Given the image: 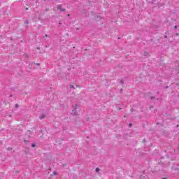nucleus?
<instances>
[{
    "label": "nucleus",
    "mask_w": 179,
    "mask_h": 179,
    "mask_svg": "<svg viewBox=\"0 0 179 179\" xmlns=\"http://www.w3.org/2000/svg\"><path fill=\"white\" fill-rule=\"evenodd\" d=\"M57 9L61 12H65V8H62V6L61 4L57 5Z\"/></svg>",
    "instance_id": "obj_1"
},
{
    "label": "nucleus",
    "mask_w": 179,
    "mask_h": 179,
    "mask_svg": "<svg viewBox=\"0 0 179 179\" xmlns=\"http://www.w3.org/2000/svg\"><path fill=\"white\" fill-rule=\"evenodd\" d=\"M78 105H76V108L75 109H73V110H72V112H71V115H76V107H78Z\"/></svg>",
    "instance_id": "obj_2"
},
{
    "label": "nucleus",
    "mask_w": 179,
    "mask_h": 179,
    "mask_svg": "<svg viewBox=\"0 0 179 179\" xmlns=\"http://www.w3.org/2000/svg\"><path fill=\"white\" fill-rule=\"evenodd\" d=\"M45 118V114L43 113L40 117L39 120H44Z\"/></svg>",
    "instance_id": "obj_3"
},
{
    "label": "nucleus",
    "mask_w": 179,
    "mask_h": 179,
    "mask_svg": "<svg viewBox=\"0 0 179 179\" xmlns=\"http://www.w3.org/2000/svg\"><path fill=\"white\" fill-rule=\"evenodd\" d=\"M83 13L85 15V16H89V13L86 11V10H84L83 11Z\"/></svg>",
    "instance_id": "obj_4"
},
{
    "label": "nucleus",
    "mask_w": 179,
    "mask_h": 179,
    "mask_svg": "<svg viewBox=\"0 0 179 179\" xmlns=\"http://www.w3.org/2000/svg\"><path fill=\"white\" fill-rule=\"evenodd\" d=\"M95 171L96 173H99V171H100V168H96Z\"/></svg>",
    "instance_id": "obj_5"
},
{
    "label": "nucleus",
    "mask_w": 179,
    "mask_h": 179,
    "mask_svg": "<svg viewBox=\"0 0 179 179\" xmlns=\"http://www.w3.org/2000/svg\"><path fill=\"white\" fill-rule=\"evenodd\" d=\"M24 24H29L30 23V22H29V20H26L24 21Z\"/></svg>",
    "instance_id": "obj_6"
},
{
    "label": "nucleus",
    "mask_w": 179,
    "mask_h": 179,
    "mask_svg": "<svg viewBox=\"0 0 179 179\" xmlns=\"http://www.w3.org/2000/svg\"><path fill=\"white\" fill-rule=\"evenodd\" d=\"M69 87H70V89H75V87L73 85H70Z\"/></svg>",
    "instance_id": "obj_7"
},
{
    "label": "nucleus",
    "mask_w": 179,
    "mask_h": 179,
    "mask_svg": "<svg viewBox=\"0 0 179 179\" xmlns=\"http://www.w3.org/2000/svg\"><path fill=\"white\" fill-rule=\"evenodd\" d=\"M148 52H144V57H148Z\"/></svg>",
    "instance_id": "obj_8"
},
{
    "label": "nucleus",
    "mask_w": 179,
    "mask_h": 179,
    "mask_svg": "<svg viewBox=\"0 0 179 179\" xmlns=\"http://www.w3.org/2000/svg\"><path fill=\"white\" fill-rule=\"evenodd\" d=\"M31 148H36V144L33 143L31 145Z\"/></svg>",
    "instance_id": "obj_9"
},
{
    "label": "nucleus",
    "mask_w": 179,
    "mask_h": 179,
    "mask_svg": "<svg viewBox=\"0 0 179 179\" xmlns=\"http://www.w3.org/2000/svg\"><path fill=\"white\" fill-rule=\"evenodd\" d=\"M121 85H124V80H121L120 81Z\"/></svg>",
    "instance_id": "obj_10"
},
{
    "label": "nucleus",
    "mask_w": 179,
    "mask_h": 179,
    "mask_svg": "<svg viewBox=\"0 0 179 179\" xmlns=\"http://www.w3.org/2000/svg\"><path fill=\"white\" fill-rule=\"evenodd\" d=\"M130 111H131V113H134V111H135V110H134V108H131Z\"/></svg>",
    "instance_id": "obj_11"
},
{
    "label": "nucleus",
    "mask_w": 179,
    "mask_h": 179,
    "mask_svg": "<svg viewBox=\"0 0 179 179\" xmlns=\"http://www.w3.org/2000/svg\"><path fill=\"white\" fill-rule=\"evenodd\" d=\"M129 128H131L132 127V123H129Z\"/></svg>",
    "instance_id": "obj_12"
},
{
    "label": "nucleus",
    "mask_w": 179,
    "mask_h": 179,
    "mask_svg": "<svg viewBox=\"0 0 179 179\" xmlns=\"http://www.w3.org/2000/svg\"><path fill=\"white\" fill-rule=\"evenodd\" d=\"M150 99H151V100H155V96H152L150 97Z\"/></svg>",
    "instance_id": "obj_13"
},
{
    "label": "nucleus",
    "mask_w": 179,
    "mask_h": 179,
    "mask_svg": "<svg viewBox=\"0 0 179 179\" xmlns=\"http://www.w3.org/2000/svg\"><path fill=\"white\" fill-rule=\"evenodd\" d=\"M19 108V105L18 104H15V108Z\"/></svg>",
    "instance_id": "obj_14"
},
{
    "label": "nucleus",
    "mask_w": 179,
    "mask_h": 179,
    "mask_svg": "<svg viewBox=\"0 0 179 179\" xmlns=\"http://www.w3.org/2000/svg\"><path fill=\"white\" fill-rule=\"evenodd\" d=\"M145 142H146V139L145 138L143 139V143H145Z\"/></svg>",
    "instance_id": "obj_15"
},
{
    "label": "nucleus",
    "mask_w": 179,
    "mask_h": 179,
    "mask_svg": "<svg viewBox=\"0 0 179 179\" xmlns=\"http://www.w3.org/2000/svg\"><path fill=\"white\" fill-rule=\"evenodd\" d=\"M45 37H48V35L45 34V36H43V38H45Z\"/></svg>",
    "instance_id": "obj_16"
},
{
    "label": "nucleus",
    "mask_w": 179,
    "mask_h": 179,
    "mask_svg": "<svg viewBox=\"0 0 179 179\" xmlns=\"http://www.w3.org/2000/svg\"><path fill=\"white\" fill-rule=\"evenodd\" d=\"M53 174L55 176L57 175V172H54Z\"/></svg>",
    "instance_id": "obj_17"
},
{
    "label": "nucleus",
    "mask_w": 179,
    "mask_h": 179,
    "mask_svg": "<svg viewBox=\"0 0 179 179\" xmlns=\"http://www.w3.org/2000/svg\"><path fill=\"white\" fill-rule=\"evenodd\" d=\"M164 38H167V35H164Z\"/></svg>",
    "instance_id": "obj_18"
},
{
    "label": "nucleus",
    "mask_w": 179,
    "mask_h": 179,
    "mask_svg": "<svg viewBox=\"0 0 179 179\" xmlns=\"http://www.w3.org/2000/svg\"><path fill=\"white\" fill-rule=\"evenodd\" d=\"M165 89H169V86H166V87H165Z\"/></svg>",
    "instance_id": "obj_19"
},
{
    "label": "nucleus",
    "mask_w": 179,
    "mask_h": 179,
    "mask_svg": "<svg viewBox=\"0 0 179 179\" xmlns=\"http://www.w3.org/2000/svg\"><path fill=\"white\" fill-rule=\"evenodd\" d=\"M177 27H178L177 25H176V26L174 27V29H177Z\"/></svg>",
    "instance_id": "obj_20"
},
{
    "label": "nucleus",
    "mask_w": 179,
    "mask_h": 179,
    "mask_svg": "<svg viewBox=\"0 0 179 179\" xmlns=\"http://www.w3.org/2000/svg\"><path fill=\"white\" fill-rule=\"evenodd\" d=\"M67 16H68V17H69V16H71V15H70V14H68Z\"/></svg>",
    "instance_id": "obj_21"
},
{
    "label": "nucleus",
    "mask_w": 179,
    "mask_h": 179,
    "mask_svg": "<svg viewBox=\"0 0 179 179\" xmlns=\"http://www.w3.org/2000/svg\"><path fill=\"white\" fill-rule=\"evenodd\" d=\"M162 179H167L166 178H162Z\"/></svg>",
    "instance_id": "obj_22"
},
{
    "label": "nucleus",
    "mask_w": 179,
    "mask_h": 179,
    "mask_svg": "<svg viewBox=\"0 0 179 179\" xmlns=\"http://www.w3.org/2000/svg\"><path fill=\"white\" fill-rule=\"evenodd\" d=\"M120 92H122V89H120Z\"/></svg>",
    "instance_id": "obj_23"
},
{
    "label": "nucleus",
    "mask_w": 179,
    "mask_h": 179,
    "mask_svg": "<svg viewBox=\"0 0 179 179\" xmlns=\"http://www.w3.org/2000/svg\"><path fill=\"white\" fill-rule=\"evenodd\" d=\"M76 30H79V29H78V28H77V29H76Z\"/></svg>",
    "instance_id": "obj_24"
},
{
    "label": "nucleus",
    "mask_w": 179,
    "mask_h": 179,
    "mask_svg": "<svg viewBox=\"0 0 179 179\" xmlns=\"http://www.w3.org/2000/svg\"><path fill=\"white\" fill-rule=\"evenodd\" d=\"M28 8H26V10H27Z\"/></svg>",
    "instance_id": "obj_25"
}]
</instances>
